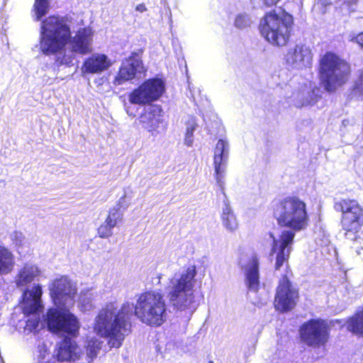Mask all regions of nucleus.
I'll return each mask as SVG.
<instances>
[{"instance_id":"obj_26","label":"nucleus","mask_w":363,"mask_h":363,"mask_svg":"<svg viewBox=\"0 0 363 363\" xmlns=\"http://www.w3.org/2000/svg\"><path fill=\"white\" fill-rule=\"evenodd\" d=\"M222 220L225 227L228 230L233 231L237 229L238 225L235 216L229 208H227L223 211Z\"/></svg>"},{"instance_id":"obj_30","label":"nucleus","mask_w":363,"mask_h":363,"mask_svg":"<svg viewBox=\"0 0 363 363\" xmlns=\"http://www.w3.org/2000/svg\"><path fill=\"white\" fill-rule=\"evenodd\" d=\"M39 322V318L28 319L26 323V327L28 328L30 330H36L37 328L38 327Z\"/></svg>"},{"instance_id":"obj_14","label":"nucleus","mask_w":363,"mask_h":363,"mask_svg":"<svg viewBox=\"0 0 363 363\" xmlns=\"http://www.w3.org/2000/svg\"><path fill=\"white\" fill-rule=\"evenodd\" d=\"M112 65L108 56L103 53H94L86 57L82 65L84 74H101Z\"/></svg>"},{"instance_id":"obj_6","label":"nucleus","mask_w":363,"mask_h":363,"mask_svg":"<svg viewBox=\"0 0 363 363\" xmlns=\"http://www.w3.org/2000/svg\"><path fill=\"white\" fill-rule=\"evenodd\" d=\"M167 310L164 294L149 290L138 296L134 306V315L141 323L156 328L166 321Z\"/></svg>"},{"instance_id":"obj_16","label":"nucleus","mask_w":363,"mask_h":363,"mask_svg":"<svg viewBox=\"0 0 363 363\" xmlns=\"http://www.w3.org/2000/svg\"><path fill=\"white\" fill-rule=\"evenodd\" d=\"M72 337H65L60 342L56 353V358L60 362H75L79 360L82 354L79 351L77 343L72 340Z\"/></svg>"},{"instance_id":"obj_32","label":"nucleus","mask_w":363,"mask_h":363,"mask_svg":"<svg viewBox=\"0 0 363 363\" xmlns=\"http://www.w3.org/2000/svg\"><path fill=\"white\" fill-rule=\"evenodd\" d=\"M281 0H262L263 4L267 7H273L278 4Z\"/></svg>"},{"instance_id":"obj_36","label":"nucleus","mask_w":363,"mask_h":363,"mask_svg":"<svg viewBox=\"0 0 363 363\" xmlns=\"http://www.w3.org/2000/svg\"><path fill=\"white\" fill-rule=\"evenodd\" d=\"M193 143V140H192V138H185V143L187 146H191V144Z\"/></svg>"},{"instance_id":"obj_24","label":"nucleus","mask_w":363,"mask_h":363,"mask_svg":"<svg viewBox=\"0 0 363 363\" xmlns=\"http://www.w3.org/2000/svg\"><path fill=\"white\" fill-rule=\"evenodd\" d=\"M50 0H35L32 11L34 12L35 21H40L49 11Z\"/></svg>"},{"instance_id":"obj_19","label":"nucleus","mask_w":363,"mask_h":363,"mask_svg":"<svg viewBox=\"0 0 363 363\" xmlns=\"http://www.w3.org/2000/svg\"><path fill=\"white\" fill-rule=\"evenodd\" d=\"M246 285L250 291L257 292L259 289V259L252 256L248 262L245 274Z\"/></svg>"},{"instance_id":"obj_23","label":"nucleus","mask_w":363,"mask_h":363,"mask_svg":"<svg viewBox=\"0 0 363 363\" xmlns=\"http://www.w3.org/2000/svg\"><path fill=\"white\" fill-rule=\"evenodd\" d=\"M346 328L352 333L363 337V306L346 321Z\"/></svg>"},{"instance_id":"obj_10","label":"nucleus","mask_w":363,"mask_h":363,"mask_svg":"<svg viewBox=\"0 0 363 363\" xmlns=\"http://www.w3.org/2000/svg\"><path fill=\"white\" fill-rule=\"evenodd\" d=\"M298 332L301 342L308 347L319 348L329 341L330 325L325 319L311 318L301 325Z\"/></svg>"},{"instance_id":"obj_17","label":"nucleus","mask_w":363,"mask_h":363,"mask_svg":"<svg viewBox=\"0 0 363 363\" xmlns=\"http://www.w3.org/2000/svg\"><path fill=\"white\" fill-rule=\"evenodd\" d=\"M313 53L311 48L304 44H297L290 49L286 55V62L291 65H303L311 64Z\"/></svg>"},{"instance_id":"obj_13","label":"nucleus","mask_w":363,"mask_h":363,"mask_svg":"<svg viewBox=\"0 0 363 363\" xmlns=\"http://www.w3.org/2000/svg\"><path fill=\"white\" fill-rule=\"evenodd\" d=\"M42 287L40 284H35L31 289H26L23 291L21 296V310L26 316L42 311Z\"/></svg>"},{"instance_id":"obj_20","label":"nucleus","mask_w":363,"mask_h":363,"mask_svg":"<svg viewBox=\"0 0 363 363\" xmlns=\"http://www.w3.org/2000/svg\"><path fill=\"white\" fill-rule=\"evenodd\" d=\"M40 275L39 269L35 265L26 264L18 271L15 283L18 287H22L30 284Z\"/></svg>"},{"instance_id":"obj_28","label":"nucleus","mask_w":363,"mask_h":363,"mask_svg":"<svg viewBox=\"0 0 363 363\" xmlns=\"http://www.w3.org/2000/svg\"><path fill=\"white\" fill-rule=\"evenodd\" d=\"M112 229L105 223H103L99 225L97 230L98 235L101 238H107L112 235Z\"/></svg>"},{"instance_id":"obj_22","label":"nucleus","mask_w":363,"mask_h":363,"mask_svg":"<svg viewBox=\"0 0 363 363\" xmlns=\"http://www.w3.org/2000/svg\"><path fill=\"white\" fill-rule=\"evenodd\" d=\"M15 256L12 251L0 245V275L11 273L15 267Z\"/></svg>"},{"instance_id":"obj_34","label":"nucleus","mask_w":363,"mask_h":363,"mask_svg":"<svg viewBox=\"0 0 363 363\" xmlns=\"http://www.w3.org/2000/svg\"><path fill=\"white\" fill-rule=\"evenodd\" d=\"M194 130H195L194 125L188 127L186 129V137L191 138L193 137V133H194Z\"/></svg>"},{"instance_id":"obj_11","label":"nucleus","mask_w":363,"mask_h":363,"mask_svg":"<svg viewBox=\"0 0 363 363\" xmlns=\"http://www.w3.org/2000/svg\"><path fill=\"white\" fill-rule=\"evenodd\" d=\"M165 91L164 81L158 77L145 80L128 95L132 104L145 105L158 100Z\"/></svg>"},{"instance_id":"obj_29","label":"nucleus","mask_w":363,"mask_h":363,"mask_svg":"<svg viewBox=\"0 0 363 363\" xmlns=\"http://www.w3.org/2000/svg\"><path fill=\"white\" fill-rule=\"evenodd\" d=\"M249 24V20L247 17L239 15L235 20V25L236 27L242 28L247 26Z\"/></svg>"},{"instance_id":"obj_12","label":"nucleus","mask_w":363,"mask_h":363,"mask_svg":"<svg viewBox=\"0 0 363 363\" xmlns=\"http://www.w3.org/2000/svg\"><path fill=\"white\" fill-rule=\"evenodd\" d=\"M143 52L142 49L139 50V52H133L125 60L114 79V84L121 85L127 81L135 78L138 73H142L145 71L140 56Z\"/></svg>"},{"instance_id":"obj_18","label":"nucleus","mask_w":363,"mask_h":363,"mask_svg":"<svg viewBox=\"0 0 363 363\" xmlns=\"http://www.w3.org/2000/svg\"><path fill=\"white\" fill-rule=\"evenodd\" d=\"M228 144L223 140H218L216 145L213 157V165L215 169L216 179L218 185L223 188V177L226 157H227Z\"/></svg>"},{"instance_id":"obj_15","label":"nucleus","mask_w":363,"mask_h":363,"mask_svg":"<svg viewBox=\"0 0 363 363\" xmlns=\"http://www.w3.org/2000/svg\"><path fill=\"white\" fill-rule=\"evenodd\" d=\"M50 294L55 300L60 302L66 301L67 299L73 298L76 289L66 277H61L52 281L50 286Z\"/></svg>"},{"instance_id":"obj_35","label":"nucleus","mask_w":363,"mask_h":363,"mask_svg":"<svg viewBox=\"0 0 363 363\" xmlns=\"http://www.w3.org/2000/svg\"><path fill=\"white\" fill-rule=\"evenodd\" d=\"M136 11L140 12H144L147 10L146 6L144 4H140L135 7Z\"/></svg>"},{"instance_id":"obj_21","label":"nucleus","mask_w":363,"mask_h":363,"mask_svg":"<svg viewBox=\"0 0 363 363\" xmlns=\"http://www.w3.org/2000/svg\"><path fill=\"white\" fill-rule=\"evenodd\" d=\"M162 111L161 107L156 105H150L145 108L140 115L141 123L147 128H152L157 126L160 121Z\"/></svg>"},{"instance_id":"obj_9","label":"nucleus","mask_w":363,"mask_h":363,"mask_svg":"<svg viewBox=\"0 0 363 363\" xmlns=\"http://www.w3.org/2000/svg\"><path fill=\"white\" fill-rule=\"evenodd\" d=\"M46 323L48 330L65 337H77L80 329L77 317L68 309L52 308L46 313Z\"/></svg>"},{"instance_id":"obj_33","label":"nucleus","mask_w":363,"mask_h":363,"mask_svg":"<svg viewBox=\"0 0 363 363\" xmlns=\"http://www.w3.org/2000/svg\"><path fill=\"white\" fill-rule=\"evenodd\" d=\"M338 1H341L342 5L350 9L352 6L356 5L358 2V0H337Z\"/></svg>"},{"instance_id":"obj_8","label":"nucleus","mask_w":363,"mask_h":363,"mask_svg":"<svg viewBox=\"0 0 363 363\" xmlns=\"http://www.w3.org/2000/svg\"><path fill=\"white\" fill-rule=\"evenodd\" d=\"M334 209L340 213V224L346 238L356 240L363 227V207L354 199H341L334 203Z\"/></svg>"},{"instance_id":"obj_25","label":"nucleus","mask_w":363,"mask_h":363,"mask_svg":"<svg viewBox=\"0 0 363 363\" xmlns=\"http://www.w3.org/2000/svg\"><path fill=\"white\" fill-rule=\"evenodd\" d=\"M101 342L96 338H91L87 341L85 346L86 353L89 361H92L97 357V354L101 349Z\"/></svg>"},{"instance_id":"obj_37","label":"nucleus","mask_w":363,"mask_h":363,"mask_svg":"<svg viewBox=\"0 0 363 363\" xmlns=\"http://www.w3.org/2000/svg\"><path fill=\"white\" fill-rule=\"evenodd\" d=\"M208 363H213V361H209Z\"/></svg>"},{"instance_id":"obj_31","label":"nucleus","mask_w":363,"mask_h":363,"mask_svg":"<svg viewBox=\"0 0 363 363\" xmlns=\"http://www.w3.org/2000/svg\"><path fill=\"white\" fill-rule=\"evenodd\" d=\"M352 41L356 43L363 48V32L357 33L354 37L352 38Z\"/></svg>"},{"instance_id":"obj_1","label":"nucleus","mask_w":363,"mask_h":363,"mask_svg":"<svg viewBox=\"0 0 363 363\" xmlns=\"http://www.w3.org/2000/svg\"><path fill=\"white\" fill-rule=\"evenodd\" d=\"M271 211L274 218L283 230L279 240L274 238L270 256L274 259V270L279 271L285 267L286 273L281 275L276 289L274 306L279 312L292 310L299 297L298 290L292 286L289 277L292 272L289 269V259L295 232L305 230L309 223L306 203L297 196H287L274 199Z\"/></svg>"},{"instance_id":"obj_3","label":"nucleus","mask_w":363,"mask_h":363,"mask_svg":"<svg viewBox=\"0 0 363 363\" xmlns=\"http://www.w3.org/2000/svg\"><path fill=\"white\" fill-rule=\"evenodd\" d=\"M131 315L129 303H123L120 308L113 302L107 303L95 317L94 332L105 338L110 348L118 349L132 332Z\"/></svg>"},{"instance_id":"obj_4","label":"nucleus","mask_w":363,"mask_h":363,"mask_svg":"<svg viewBox=\"0 0 363 363\" xmlns=\"http://www.w3.org/2000/svg\"><path fill=\"white\" fill-rule=\"evenodd\" d=\"M317 74L320 85L328 93H334L350 79L349 62L333 51H326L318 61Z\"/></svg>"},{"instance_id":"obj_5","label":"nucleus","mask_w":363,"mask_h":363,"mask_svg":"<svg viewBox=\"0 0 363 363\" xmlns=\"http://www.w3.org/2000/svg\"><path fill=\"white\" fill-rule=\"evenodd\" d=\"M294 18L284 9L277 12L272 9L266 12L259 23L261 35L271 45L284 47L289 44L293 34Z\"/></svg>"},{"instance_id":"obj_7","label":"nucleus","mask_w":363,"mask_h":363,"mask_svg":"<svg viewBox=\"0 0 363 363\" xmlns=\"http://www.w3.org/2000/svg\"><path fill=\"white\" fill-rule=\"evenodd\" d=\"M196 275V267L192 265L187 267L179 278L170 279L171 289L168 292V297L175 310L186 311L194 303V287Z\"/></svg>"},{"instance_id":"obj_27","label":"nucleus","mask_w":363,"mask_h":363,"mask_svg":"<svg viewBox=\"0 0 363 363\" xmlns=\"http://www.w3.org/2000/svg\"><path fill=\"white\" fill-rule=\"evenodd\" d=\"M121 219V214L118 208H112L109 210L108 213L104 223L111 228H113L118 220Z\"/></svg>"},{"instance_id":"obj_2","label":"nucleus","mask_w":363,"mask_h":363,"mask_svg":"<svg viewBox=\"0 0 363 363\" xmlns=\"http://www.w3.org/2000/svg\"><path fill=\"white\" fill-rule=\"evenodd\" d=\"M71 20L67 16L51 15L42 21L40 38V49L45 55H57L55 64L57 67L70 66L72 57L65 53L67 45L73 53L81 55L92 52L94 32L89 27L79 28L72 36L69 26Z\"/></svg>"}]
</instances>
